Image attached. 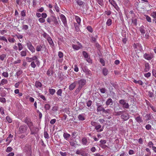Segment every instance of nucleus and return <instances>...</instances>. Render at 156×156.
Listing matches in <instances>:
<instances>
[{
	"label": "nucleus",
	"mask_w": 156,
	"mask_h": 156,
	"mask_svg": "<svg viewBox=\"0 0 156 156\" xmlns=\"http://www.w3.org/2000/svg\"><path fill=\"white\" fill-rule=\"evenodd\" d=\"M43 18H40L39 19V21L41 23H44L45 22V20Z\"/></svg>",
	"instance_id": "bf43d9fd"
},
{
	"label": "nucleus",
	"mask_w": 156,
	"mask_h": 156,
	"mask_svg": "<svg viewBox=\"0 0 156 156\" xmlns=\"http://www.w3.org/2000/svg\"><path fill=\"white\" fill-rule=\"evenodd\" d=\"M91 101L90 100H89L87 103V106L89 107L91 105Z\"/></svg>",
	"instance_id": "0e129e2a"
},
{
	"label": "nucleus",
	"mask_w": 156,
	"mask_h": 156,
	"mask_svg": "<svg viewBox=\"0 0 156 156\" xmlns=\"http://www.w3.org/2000/svg\"><path fill=\"white\" fill-rule=\"evenodd\" d=\"M6 119L9 123H11L12 122V119L9 116H7L6 117Z\"/></svg>",
	"instance_id": "603ef678"
},
{
	"label": "nucleus",
	"mask_w": 156,
	"mask_h": 156,
	"mask_svg": "<svg viewBox=\"0 0 156 156\" xmlns=\"http://www.w3.org/2000/svg\"><path fill=\"white\" fill-rule=\"evenodd\" d=\"M52 21L54 23V24L55 25H57L58 24V22L56 17L54 16H51Z\"/></svg>",
	"instance_id": "4468645a"
},
{
	"label": "nucleus",
	"mask_w": 156,
	"mask_h": 156,
	"mask_svg": "<svg viewBox=\"0 0 156 156\" xmlns=\"http://www.w3.org/2000/svg\"><path fill=\"white\" fill-rule=\"evenodd\" d=\"M70 136V135L67 133H64L63 134V136L64 138L66 139L69 137Z\"/></svg>",
	"instance_id": "58836bf2"
},
{
	"label": "nucleus",
	"mask_w": 156,
	"mask_h": 156,
	"mask_svg": "<svg viewBox=\"0 0 156 156\" xmlns=\"http://www.w3.org/2000/svg\"><path fill=\"white\" fill-rule=\"evenodd\" d=\"M12 150V148L11 147H8L7 148L6 151L7 152H11Z\"/></svg>",
	"instance_id": "052dcab7"
},
{
	"label": "nucleus",
	"mask_w": 156,
	"mask_h": 156,
	"mask_svg": "<svg viewBox=\"0 0 156 156\" xmlns=\"http://www.w3.org/2000/svg\"><path fill=\"white\" fill-rule=\"evenodd\" d=\"M107 141L106 140H101L100 141V144L99 145H103L106 143Z\"/></svg>",
	"instance_id": "ea45409f"
},
{
	"label": "nucleus",
	"mask_w": 156,
	"mask_h": 156,
	"mask_svg": "<svg viewBox=\"0 0 156 156\" xmlns=\"http://www.w3.org/2000/svg\"><path fill=\"white\" fill-rule=\"evenodd\" d=\"M145 68L144 69V72H145L148 71L150 69L149 64L148 63H146L145 65Z\"/></svg>",
	"instance_id": "a211bd4d"
},
{
	"label": "nucleus",
	"mask_w": 156,
	"mask_h": 156,
	"mask_svg": "<svg viewBox=\"0 0 156 156\" xmlns=\"http://www.w3.org/2000/svg\"><path fill=\"white\" fill-rule=\"evenodd\" d=\"M124 111H117V110L115 109L114 115H120L123 114Z\"/></svg>",
	"instance_id": "f3484780"
},
{
	"label": "nucleus",
	"mask_w": 156,
	"mask_h": 156,
	"mask_svg": "<svg viewBox=\"0 0 156 156\" xmlns=\"http://www.w3.org/2000/svg\"><path fill=\"white\" fill-rule=\"evenodd\" d=\"M112 20L111 19H109L108 20L107 22H106V24L108 26H110L112 24Z\"/></svg>",
	"instance_id": "a878e982"
},
{
	"label": "nucleus",
	"mask_w": 156,
	"mask_h": 156,
	"mask_svg": "<svg viewBox=\"0 0 156 156\" xmlns=\"http://www.w3.org/2000/svg\"><path fill=\"white\" fill-rule=\"evenodd\" d=\"M7 83L8 81L6 79H3L1 81V83H2V85L6 84Z\"/></svg>",
	"instance_id": "c9c22d12"
},
{
	"label": "nucleus",
	"mask_w": 156,
	"mask_h": 156,
	"mask_svg": "<svg viewBox=\"0 0 156 156\" xmlns=\"http://www.w3.org/2000/svg\"><path fill=\"white\" fill-rule=\"evenodd\" d=\"M32 60L33 61L35 60L36 63L37 65H39L40 63L39 62L37 59V57L36 56H34L33 57H32Z\"/></svg>",
	"instance_id": "6ab92c4d"
},
{
	"label": "nucleus",
	"mask_w": 156,
	"mask_h": 156,
	"mask_svg": "<svg viewBox=\"0 0 156 156\" xmlns=\"http://www.w3.org/2000/svg\"><path fill=\"white\" fill-rule=\"evenodd\" d=\"M109 2L118 11L119 10V8L113 0H109Z\"/></svg>",
	"instance_id": "1a4fd4ad"
},
{
	"label": "nucleus",
	"mask_w": 156,
	"mask_h": 156,
	"mask_svg": "<svg viewBox=\"0 0 156 156\" xmlns=\"http://www.w3.org/2000/svg\"><path fill=\"white\" fill-rule=\"evenodd\" d=\"M27 47L28 49L32 52H34L35 51V49L34 46L32 45L30 41L28 42L27 43Z\"/></svg>",
	"instance_id": "39448f33"
},
{
	"label": "nucleus",
	"mask_w": 156,
	"mask_h": 156,
	"mask_svg": "<svg viewBox=\"0 0 156 156\" xmlns=\"http://www.w3.org/2000/svg\"><path fill=\"white\" fill-rule=\"evenodd\" d=\"M0 40L5 41L6 42H8L7 39L4 36H0Z\"/></svg>",
	"instance_id": "5fc2aeb1"
},
{
	"label": "nucleus",
	"mask_w": 156,
	"mask_h": 156,
	"mask_svg": "<svg viewBox=\"0 0 156 156\" xmlns=\"http://www.w3.org/2000/svg\"><path fill=\"white\" fill-rule=\"evenodd\" d=\"M114 103V101L111 98H108L106 102V104L107 105H112Z\"/></svg>",
	"instance_id": "2eb2a0df"
},
{
	"label": "nucleus",
	"mask_w": 156,
	"mask_h": 156,
	"mask_svg": "<svg viewBox=\"0 0 156 156\" xmlns=\"http://www.w3.org/2000/svg\"><path fill=\"white\" fill-rule=\"evenodd\" d=\"M83 54L85 58H88V55L87 53L85 51H83Z\"/></svg>",
	"instance_id": "09e8293b"
},
{
	"label": "nucleus",
	"mask_w": 156,
	"mask_h": 156,
	"mask_svg": "<svg viewBox=\"0 0 156 156\" xmlns=\"http://www.w3.org/2000/svg\"><path fill=\"white\" fill-rule=\"evenodd\" d=\"M21 15L22 16H26V11L25 10H23L21 11Z\"/></svg>",
	"instance_id": "864d4df0"
},
{
	"label": "nucleus",
	"mask_w": 156,
	"mask_h": 156,
	"mask_svg": "<svg viewBox=\"0 0 156 156\" xmlns=\"http://www.w3.org/2000/svg\"><path fill=\"white\" fill-rule=\"evenodd\" d=\"M32 135L36 133L39 130V129L36 127L31 126L29 128Z\"/></svg>",
	"instance_id": "423d86ee"
},
{
	"label": "nucleus",
	"mask_w": 156,
	"mask_h": 156,
	"mask_svg": "<svg viewBox=\"0 0 156 156\" xmlns=\"http://www.w3.org/2000/svg\"><path fill=\"white\" fill-rule=\"evenodd\" d=\"M102 72L105 76H106L108 74V70L106 68L102 70Z\"/></svg>",
	"instance_id": "c85d7f7f"
},
{
	"label": "nucleus",
	"mask_w": 156,
	"mask_h": 156,
	"mask_svg": "<svg viewBox=\"0 0 156 156\" xmlns=\"http://www.w3.org/2000/svg\"><path fill=\"white\" fill-rule=\"evenodd\" d=\"M18 46L19 50V51H20L23 49V47L21 43H18Z\"/></svg>",
	"instance_id": "37998d69"
},
{
	"label": "nucleus",
	"mask_w": 156,
	"mask_h": 156,
	"mask_svg": "<svg viewBox=\"0 0 156 156\" xmlns=\"http://www.w3.org/2000/svg\"><path fill=\"white\" fill-rule=\"evenodd\" d=\"M62 90L61 89H59L57 91L56 93L58 96H62Z\"/></svg>",
	"instance_id": "bb28decb"
},
{
	"label": "nucleus",
	"mask_w": 156,
	"mask_h": 156,
	"mask_svg": "<svg viewBox=\"0 0 156 156\" xmlns=\"http://www.w3.org/2000/svg\"><path fill=\"white\" fill-rule=\"evenodd\" d=\"M35 63V62H34V61H32L31 62L30 65L32 68H34L36 67V65Z\"/></svg>",
	"instance_id": "f704fd0d"
},
{
	"label": "nucleus",
	"mask_w": 156,
	"mask_h": 156,
	"mask_svg": "<svg viewBox=\"0 0 156 156\" xmlns=\"http://www.w3.org/2000/svg\"><path fill=\"white\" fill-rule=\"evenodd\" d=\"M58 107L57 106H54L52 108V110L54 112H56L58 109Z\"/></svg>",
	"instance_id": "13d9d810"
},
{
	"label": "nucleus",
	"mask_w": 156,
	"mask_h": 156,
	"mask_svg": "<svg viewBox=\"0 0 156 156\" xmlns=\"http://www.w3.org/2000/svg\"><path fill=\"white\" fill-rule=\"evenodd\" d=\"M144 16L145 17L147 20L149 22L151 23V18L147 15H145Z\"/></svg>",
	"instance_id": "7c9ffc66"
},
{
	"label": "nucleus",
	"mask_w": 156,
	"mask_h": 156,
	"mask_svg": "<svg viewBox=\"0 0 156 156\" xmlns=\"http://www.w3.org/2000/svg\"><path fill=\"white\" fill-rule=\"evenodd\" d=\"M72 46L73 49L76 50H78L80 48V47L76 45L73 44Z\"/></svg>",
	"instance_id": "79ce46f5"
},
{
	"label": "nucleus",
	"mask_w": 156,
	"mask_h": 156,
	"mask_svg": "<svg viewBox=\"0 0 156 156\" xmlns=\"http://www.w3.org/2000/svg\"><path fill=\"white\" fill-rule=\"evenodd\" d=\"M8 41L9 42L14 43L15 41V40L14 38H9L8 39Z\"/></svg>",
	"instance_id": "6e6d98bb"
},
{
	"label": "nucleus",
	"mask_w": 156,
	"mask_h": 156,
	"mask_svg": "<svg viewBox=\"0 0 156 156\" xmlns=\"http://www.w3.org/2000/svg\"><path fill=\"white\" fill-rule=\"evenodd\" d=\"M53 73V71L52 70H48L47 73V74L50 76Z\"/></svg>",
	"instance_id": "4d7b16f0"
},
{
	"label": "nucleus",
	"mask_w": 156,
	"mask_h": 156,
	"mask_svg": "<svg viewBox=\"0 0 156 156\" xmlns=\"http://www.w3.org/2000/svg\"><path fill=\"white\" fill-rule=\"evenodd\" d=\"M47 40L51 46H54V44L51 37L49 36H48L47 37Z\"/></svg>",
	"instance_id": "ddd939ff"
},
{
	"label": "nucleus",
	"mask_w": 156,
	"mask_h": 156,
	"mask_svg": "<svg viewBox=\"0 0 156 156\" xmlns=\"http://www.w3.org/2000/svg\"><path fill=\"white\" fill-rule=\"evenodd\" d=\"M6 57V55L2 54L1 55H0V59L2 61H3Z\"/></svg>",
	"instance_id": "4c0bfd02"
},
{
	"label": "nucleus",
	"mask_w": 156,
	"mask_h": 156,
	"mask_svg": "<svg viewBox=\"0 0 156 156\" xmlns=\"http://www.w3.org/2000/svg\"><path fill=\"white\" fill-rule=\"evenodd\" d=\"M103 107L101 105H100L98 106L97 108V112H101V111L102 108H103Z\"/></svg>",
	"instance_id": "473e14b6"
},
{
	"label": "nucleus",
	"mask_w": 156,
	"mask_h": 156,
	"mask_svg": "<svg viewBox=\"0 0 156 156\" xmlns=\"http://www.w3.org/2000/svg\"><path fill=\"white\" fill-rule=\"evenodd\" d=\"M77 83V81H75L73 83L71 84L69 86V90H73L75 87Z\"/></svg>",
	"instance_id": "9b49d317"
},
{
	"label": "nucleus",
	"mask_w": 156,
	"mask_h": 156,
	"mask_svg": "<svg viewBox=\"0 0 156 156\" xmlns=\"http://www.w3.org/2000/svg\"><path fill=\"white\" fill-rule=\"evenodd\" d=\"M49 91L51 95H53L55 91V90L53 89H49Z\"/></svg>",
	"instance_id": "2f4dec72"
},
{
	"label": "nucleus",
	"mask_w": 156,
	"mask_h": 156,
	"mask_svg": "<svg viewBox=\"0 0 156 156\" xmlns=\"http://www.w3.org/2000/svg\"><path fill=\"white\" fill-rule=\"evenodd\" d=\"M151 73L149 72H148L147 73H145L144 74V76L145 77L147 78H148L149 77L151 76Z\"/></svg>",
	"instance_id": "338daca9"
},
{
	"label": "nucleus",
	"mask_w": 156,
	"mask_h": 156,
	"mask_svg": "<svg viewBox=\"0 0 156 156\" xmlns=\"http://www.w3.org/2000/svg\"><path fill=\"white\" fill-rule=\"evenodd\" d=\"M27 52L26 51H22L21 52V55L22 56H25L26 55Z\"/></svg>",
	"instance_id": "a18cd8bd"
},
{
	"label": "nucleus",
	"mask_w": 156,
	"mask_h": 156,
	"mask_svg": "<svg viewBox=\"0 0 156 156\" xmlns=\"http://www.w3.org/2000/svg\"><path fill=\"white\" fill-rule=\"evenodd\" d=\"M139 30L140 33L143 34H144L145 33V30L144 29V27L143 26H141L139 28Z\"/></svg>",
	"instance_id": "aec40b11"
},
{
	"label": "nucleus",
	"mask_w": 156,
	"mask_h": 156,
	"mask_svg": "<svg viewBox=\"0 0 156 156\" xmlns=\"http://www.w3.org/2000/svg\"><path fill=\"white\" fill-rule=\"evenodd\" d=\"M144 58L147 60H151L153 57V56L151 54H148L145 53L144 55Z\"/></svg>",
	"instance_id": "6e6552de"
},
{
	"label": "nucleus",
	"mask_w": 156,
	"mask_h": 156,
	"mask_svg": "<svg viewBox=\"0 0 156 156\" xmlns=\"http://www.w3.org/2000/svg\"><path fill=\"white\" fill-rule=\"evenodd\" d=\"M76 153L77 154L81 155H83L82 151L81 150H78L76 152Z\"/></svg>",
	"instance_id": "a19ab883"
},
{
	"label": "nucleus",
	"mask_w": 156,
	"mask_h": 156,
	"mask_svg": "<svg viewBox=\"0 0 156 156\" xmlns=\"http://www.w3.org/2000/svg\"><path fill=\"white\" fill-rule=\"evenodd\" d=\"M43 48L42 45L40 44L37 45L36 47V50L38 51H41V49Z\"/></svg>",
	"instance_id": "4be33fe9"
},
{
	"label": "nucleus",
	"mask_w": 156,
	"mask_h": 156,
	"mask_svg": "<svg viewBox=\"0 0 156 156\" xmlns=\"http://www.w3.org/2000/svg\"><path fill=\"white\" fill-rule=\"evenodd\" d=\"M132 23H133L135 25H137V19L136 18H132Z\"/></svg>",
	"instance_id": "e433bc0d"
},
{
	"label": "nucleus",
	"mask_w": 156,
	"mask_h": 156,
	"mask_svg": "<svg viewBox=\"0 0 156 156\" xmlns=\"http://www.w3.org/2000/svg\"><path fill=\"white\" fill-rule=\"evenodd\" d=\"M75 19H76L77 23L79 25L81 22L80 18L78 16H76L75 17Z\"/></svg>",
	"instance_id": "c756f323"
},
{
	"label": "nucleus",
	"mask_w": 156,
	"mask_h": 156,
	"mask_svg": "<svg viewBox=\"0 0 156 156\" xmlns=\"http://www.w3.org/2000/svg\"><path fill=\"white\" fill-rule=\"evenodd\" d=\"M44 137L46 139H48L49 138V135L46 131H44Z\"/></svg>",
	"instance_id": "72a5a7b5"
},
{
	"label": "nucleus",
	"mask_w": 156,
	"mask_h": 156,
	"mask_svg": "<svg viewBox=\"0 0 156 156\" xmlns=\"http://www.w3.org/2000/svg\"><path fill=\"white\" fill-rule=\"evenodd\" d=\"M77 82L79 84V86L75 91V92L76 93L79 92L82 87L86 83V80L84 79H81L77 81Z\"/></svg>",
	"instance_id": "f257e3e1"
},
{
	"label": "nucleus",
	"mask_w": 156,
	"mask_h": 156,
	"mask_svg": "<svg viewBox=\"0 0 156 156\" xmlns=\"http://www.w3.org/2000/svg\"><path fill=\"white\" fill-rule=\"evenodd\" d=\"M100 92L102 93H105L107 91V90L105 88H99Z\"/></svg>",
	"instance_id": "cd10ccee"
},
{
	"label": "nucleus",
	"mask_w": 156,
	"mask_h": 156,
	"mask_svg": "<svg viewBox=\"0 0 156 156\" xmlns=\"http://www.w3.org/2000/svg\"><path fill=\"white\" fill-rule=\"evenodd\" d=\"M51 107L50 105L49 104H47L44 105V108L46 110H49Z\"/></svg>",
	"instance_id": "b1692460"
},
{
	"label": "nucleus",
	"mask_w": 156,
	"mask_h": 156,
	"mask_svg": "<svg viewBox=\"0 0 156 156\" xmlns=\"http://www.w3.org/2000/svg\"><path fill=\"white\" fill-rule=\"evenodd\" d=\"M133 82L136 83H138L140 84V85H142L143 84L142 82L140 80H134Z\"/></svg>",
	"instance_id": "393cba45"
},
{
	"label": "nucleus",
	"mask_w": 156,
	"mask_h": 156,
	"mask_svg": "<svg viewBox=\"0 0 156 156\" xmlns=\"http://www.w3.org/2000/svg\"><path fill=\"white\" fill-rule=\"evenodd\" d=\"M87 143V139L85 138H83L82 139V144L84 145H86Z\"/></svg>",
	"instance_id": "49530a36"
},
{
	"label": "nucleus",
	"mask_w": 156,
	"mask_h": 156,
	"mask_svg": "<svg viewBox=\"0 0 156 156\" xmlns=\"http://www.w3.org/2000/svg\"><path fill=\"white\" fill-rule=\"evenodd\" d=\"M26 59L27 61L28 62H32V61H33L32 58L27 57L26 58Z\"/></svg>",
	"instance_id": "e2e57ef3"
},
{
	"label": "nucleus",
	"mask_w": 156,
	"mask_h": 156,
	"mask_svg": "<svg viewBox=\"0 0 156 156\" xmlns=\"http://www.w3.org/2000/svg\"><path fill=\"white\" fill-rule=\"evenodd\" d=\"M35 84L36 87L37 88H40L42 86V84L40 82L38 81H36Z\"/></svg>",
	"instance_id": "412c9836"
},
{
	"label": "nucleus",
	"mask_w": 156,
	"mask_h": 156,
	"mask_svg": "<svg viewBox=\"0 0 156 156\" xmlns=\"http://www.w3.org/2000/svg\"><path fill=\"white\" fill-rule=\"evenodd\" d=\"M151 16L154 18H156V12H153L151 15Z\"/></svg>",
	"instance_id": "774afa93"
},
{
	"label": "nucleus",
	"mask_w": 156,
	"mask_h": 156,
	"mask_svg": "<svg viewBox=\"0 0 156 156\" xmlns=\"http://www.w3.org/2000/svg\"><path fill=\"white\" fill-rule=\"evenodd\" d=\"M28 129L27 126L26 125H23L20 126L19 129V130L20 133H24L26 132Z\"/></svg>",
	"instance_id": "20e7f679"
},
{
	"label": "nucleus",
	"mask_w": 156,
	"mask_h": 156,
	"mask_svg": "<svg viewBox=\"0 0 156 156\" xmlns=\"http://www.w3.org/2000/svg\"><path fill=\"white\" fill-rule=\"evenodd\" d=\"M24 122L26 123L29 128L31 126H33V124L32 122L31 121L30 119L28 117H26L24 120Z\"/></svg>",
	"instance_id": "0eeeda50"
},
{
	"label": "nucleus",
	"mask_w": 156,
	"mask_h": 156,
	"mask_svg": "<svg viewBox=\"0 0 156 156\" xmlns=\"http://www.w3.org/2000/svg\"><path fill=\"white\" fill-rule=\"evenodd\" d=\"M151 126L149 124L146 125L145 126V128L148 130L150 129L151 128Z\"/></svg>",
	"instance_id": "680f3d73"
},
{
	"label": "nucleus",
	"mask_w": 156,
	"mask_h": 156,
	"mask_svg": "<svg viewBox=\"0 0 156 156\" xmlns=\"http://www.w3.org/2000/svg\"><path fill=\"white\" fill-rule=\"evenodd\" d=\"M23 151L28 154L31 155L32 153L31 146L29 144H26L23 149Z\"/></svg>",
	"instance_id": "f03ea898"
},
{
	"label": "nucleus",
	"mask_w": 156,
	"mask_h": 156,
	"mask_svg": "<svg viewBox=\"0 0 156 156\" xmlns=\"http://www.w3.org/2000/svg\"><path fill=\"white\" fill-rule=\"evenodd\" d=\"M60 18L64 25L66 27L67 25L66 19L65 16L63 14H61L60 15Z\"/></svg>",
	"instance_id": "9d476101"
},
{
	"label": "nucleus",
	"mask_w": 156,
	"mask_h": 156,
	"mask_svg": "<svg viewBox=\"0 0 156 156\" xmlns=\"http://www.w3.org/2000/svg\"><path fill=\"white\" fill-rule=\"evenodd\" d=\"M74 26H75V30H76V31L77 32L79 31L80 29H79V26L77 24V23H75L74 24Z\"/></svg>",
	"instance_id": "c03bdc74"
},
{
	"label": "nucleus",
	"mask_w": 156,
	"mask_h": 156,
	"mask_svg": "<svg viewBox=\"0 0 156 156\" xmlns=\"http://www.w3.org/2000/svg\"><path fill=\"white\" fill-rule=\"evenodd\" d=\"M77 4L80 6H81L83 4V2L82 1L80 0H78L77 2Z\"/></svg>",
	"instance_id": "8fccbe9b"
},
{
	"label": "nucleus",
	"mask_w": 156,
	"mask_h": 156,
	"mask_svg": "<svg viewBox=\"0 0 156 156\" xmlns=\"http://www.w3.org/2000/svg\"><path fill=\"white\" fill-rule=\"evenodd\" d=\"M121 117L122 119L124 120V121L127 120L129 118V115H121Z\"/></svg>",
	"instance_id": "dca6fc26"
},
{
	"label": "nucleus",
	"mask_w": 156,
	"mask_h": 156,
	"mask_svg": "<svg viewBox=\"0 0 156 156\" xmlns=\"http://www.w3.org/2000/svg\"><path fill=\"white\" fill-rule=\"evenodd\" d=\"M55 8L57 12H59V8L57 6L56 3H55Z\"/></svg>",
	"instance_id": "69168bd1"
},
{
	"label": "nucleus",
	"mask_w": 156,
	"mask_h": 156,
	"mask_svg": "<svg viewBox=\"0 0 156 156\" xmlns=\"http://www.w3.org/2000/svg\"><path fill=\"white\" fill-rule=\"evenodd\" d=\"M87 29L88 30V31L91 33L93 32V29L90 26H88L87 27Z\"/></svg>",
	"instance_id": "3c124183"
},
{
	"label": "nucleus",
	"mask_w": 156,
	"mask_h": 156,
	"mask_svg": "<svg viewBox=\"0 0 156 156\" xmlns=\"http://www.w3.org/2000/svg\"><path fill=\"white\" fill-rule=\"evenodd\" d=\"M96 1L98 4L101 6L103 4V0H96Z\"/></svg>",
	"instance_id": "de8ad7c7"
},
{
	"label": "nucleus",
	"mask_w": 156,
	"mask_h": 156,
	"mask_svg": "<svg viewBox=\"0 0 156 156\" xmlns=\"http://www.w3.org/2000/svg\"><path fill=\"white\" fill-rule=\"evenodd\" d=\"M119 103L122 105L123 108H129V105L128 103H126L125 100L121 99L119 101Z\"/></svg>",
	"instance_id": "7ed1b4c3"
},
{
	"label": "nucleus",
	"mask_w": 156,
	"mask_h": 156,
	"mask_svg": "<svg viewBox=\"0 0 156 156\" xmlns=\"http://www.w3.org/2000/svg\"><path fill=\"white\" fill-rule=\"evenodd\" d=\"M82 69L83 72L85 73L86 74H88L89 75H90L91 74V71L89 70L86 67H84Z\"/></svg>",
	"instance_id": "f8f14e48"
},
{
	"label": "nucleus",
	"mask_w": 156,
	"mask_h": 156,
	"mask_svg": "<svg viewBox=\"0 0 156 156\" xmlns=\"http://www.w3.org/2000/svg\"><path fill=\"white\" fill-rule=\"evenodd\" d=\"M78 118L80 120L83 121L85 119L83 115L82 114H80L78 116Z\"/></svg>",
	"instance_id": "5701e85b"
}]
</instances>
